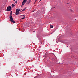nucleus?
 Returning a JSON list of instances; mask_svg holds the SVG:
<instances>
[{"label":"nucleus","mask_w":78,"mask_h":78,"mask_svg":"<svg viewBox=\"0 0 78 78\" xmlns=\"http://www.w3.org/2000/svg\"><path fill=\"white\" fill-rule=\"evenodd\" d=\"M10 21H11V22L12 23H15V21L13 20V18H12V16L11 15L9 16Z\"/></svg>","instance_id":"nucleus-1"},{"label":"nucleus","mask_w":78,"mask_h":78,"mask_svg":"<svg viewBox=\"0 0 78 78\" xmlns=\"http://www.w3.org/2000/svg\"><path fill=\"white\" fill-rule=\"evenodd\" d=\"M20 11V9H17L16 10V15H18L20 13H19V12Z\"/></svg>","instance_id":"nucleus-2"},{"label":"nucleus","mask_w":78,"mask_h":78,"mask_svg":"<svg viewBox=\"0 0 78 78\" xmlns=\"http://www.w3.org/2000/svg\"><path fill=\"white\" fill-rule=\"evenodd\" d=\"M11 6H9L6 9L7 11H11Z\"/></svg>","instance_id":"nucleus-3"},{"label":"nucleus","mask_w":78,"mask_h":78,"mask_svg":"<svg viewBox=\"0 0 78 78\" xmlns=\"http://www.w3.org/2000/svg\"><path fill=\"white\" fill-rule=\"evenodd\" d=\"M26 1H27V0H23V2H22V6H23V5H24L25 4V3H26Z\"/></svg>","instance_id":"nucleus-4"},{"label":"nucleus","mask_w":78,"mask_h":78,"mask_svg":"<svg viewBox=\"0 0 78 78\" xmlns=\"http://www.w3.org/2000/svg\"><path fill=\"white\" fill-rule=\"evenodd\" d=\"M41 11L42 12H45V8H42L41 9Z\"/></svg>","instance_id":"nucleus-5"},{"label":"nucleus","mask_w":78,"mask_h":78,"mask_svg":"<svg viewBox=\"0 0 78 78\" xmlns=\"http://www.w3.org/2000/svg\"><path fill=\"white\" fill-rule=\"evenodd\" d=\"M30 2H31V0H29L27 2L26 4L28 5V4H29V3H30Z\"/></svg>","instance_id":"nucleus-6"},{"label":"nucleus","mask_w":78,"mask_h":78,"mask_svg":"<svg viewBox=\"0 0 78 78\" xmlns=\"http://www.w3.org/2000/svg\"><path fill=\"white\" fill-rule=\"evenodd\" d=\"M50 27L51 28H53V26H51V25H50Z\"/></svg>","instance_id":"nucleus-7"},{"label":"nucleus","mask_w":78,"mask_h":78,"mask_svg":"<svg viewBox=\"0 0 78 78\" xmlns=\"http://www.w3.org/2000/svg\"><path fill=\"white\" fill-rule=\"evenodd\" d=\"M22 16H23L24 17L22 18V19H25V16L24 15H22Z\"/></svg>","instance_id":"nucleus-8"},{"label":"nucleus","mask_w":78,"mask_h":78,"mask_svg":"<svg viewBox=\"0 0 78 78\" xmlns=\"http://www.w3.org/2000/svg\"><path fill=\"white\" fill-rule=\"evenodd\" d=\"M26 9H27V7H25V8L23 10L21 11V12L23 11H25V10Z\"/></svg>","instance_id":"nucleus-9"},{"label":"nucleus","mask_w":78,"mask_h":78,"mask_svg":"<svg viewBox=\"0 0 78 78\" xmlns=\"http://www.w3.org/2000/svg\"><path fill=\"white\" fill-rule=\"evenodd\" d=\"M12 7H14V6H15V5L14 4H12Z\"/></svg>","instance_id":"nucleus-10"},{"label":"nucleus","mask_w":78,"mask_h":78,"mask_svg":"<svg viewBox=\"0 0 78 78\" xmlns=\"http://www.w3.org/2000/svg\"><path fill=\"white\" fill-rule=\"evenodd\" d=\"M48 55V54L47 53H46L45 54V55H46V56H47V55Z\"/></svg>","instance_id":"nucleus-11"},{"label":"nucleus","mask_w":78,"mask_h":78,"mask_svg":"<svg viewBox=\"0 0 78 78\" xmlns=\"http://www.w3.org/2000/svg\"><path fill=\"white\" fill-rule=\"evenodd\" d=\"M12 11L10 12V15H12Z\"/></svg>","instance_id":"nucleus-12"},{"label":"nucleus","mask_w":78,"mask_h":78,"mask_svg":"<svg viewBox=\"0 0 78 78\" xmlns=\"http://www.w3.org/2000/svg\"><path fill=\"white\" fill-rule=\"evenodd\" d=\"M14 3H17V1H16Z\"/></svg>","instance_id":"nucleus-13"},{"label":"nucleus","mask_w":78,"mask_h":78,"mask_svg":"<svg viewBox=\"0 0 78 78\" xmlns=\"http://www.w3.org/2000/svg\"><path fill=\"white\" fill-rule=\"evenodd\" d=\"M70 10L71 11H72V9H70Z\"/></svg>","instance_id":"nucleus-14"},{"label":"nucleus","mask_w":78,"mask_h":78,"mask_svg":"<svg viewBox=\"0 0 78 78\" xmlns=\"http://www.w3.org/2000/svg\"><path fill=\"white\" fill-rule=\"evenodd\" d=\"M34 10L33 11V12H34Z\"/></svg>","instance_id":"nucleus-15"},{"label":"nucleus","mask_w":78,"mask_h":78,"mask_svg":"<svg viewBox=\"0 0 78 78\" xmlns=\"http://www.w3.org/2000/svg\"><path fill=\"white\" fill-rule=\"evenodd\" d=\"M37 0H36L35 2H36V1H37Z\"/></svg>","instance_id":"nucleus-16"},{"label":"nucleus","mask_w":78,"mask_h":78,"mask_svg":"<svg viewBox=\"0 0 78 78\" xmlns=\"http://www.w3.org/2000/svg\"><path fill=\"white\" fill-rule=\"evenodd\" d=\"M41 0H40V2H41Z\"/></svg>","instance_id":"nucleus-17"},{"label":"nucleus","mask_w":78,"mask_h":78,"mask_svg":"<svg viewBox=\"0 0 78 78\" xmlns=\"http://www.w3.org/2000/svg\"><path fill=\"white\" fill-rule=\"evenodd\" d=\"M19 30H20V28H19Z\"/></svg>","instance_id":"nucleus-18"},{"label":"nucleus","mask_w":78,"mask_h":78,"mask_svg":"<svg viewBox=\"0 0 78 78\" xmlns=\"http://www.w3.org/2000/svg\"><path fill=\"white\" fill-rule=\"evenodd\" d=\"M14 0V1H15V0Z\"/></svg>","instance_id":"nucleus-19"}]
</instances>
